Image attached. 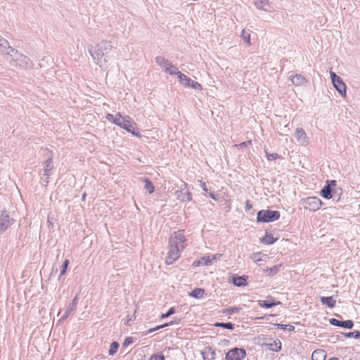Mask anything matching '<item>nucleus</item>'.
<instances>
[{"label":"nucleus","mask_w":360,"mask_h":360,"mask_svg":"<svg viewBox=\"0 0 360 360\" xmlns=\"http://www.w3.org/2000/svg\"><path fill=\"white\" fill-rule=\"evenodd\" d=\"M188 246V238L185 236V231L180 229L173 232L168 243V252L165 257V264L171 265L178 260L181 252Z\"/></svg>","instance_id":"1"},{"label":"nucleus","mask_w":360,"mask_h":360,"mask_svg":"<svg viewBox=\"0 0 360 360\" xmlns=\"http://www.w3.org/2000/svg\"><path fill=\"white\" fill-rule=\"evenodd\" d=\"M112 49V45L110 41L102 40L91 46L89 51L94 63L103 68L106 67L110 59Z\"/></svg>","instance_id":"2"},{"label":"nucleus","mask_w":360,"mask_h":360,"mask_svg":"<svg viewBox=\"0 0 360 360\" xmlns=\"http://www.w3.org/2000/svg\"><path fill=\"white\" fill-rule=\"evenodd\" d=\"M42 153L46 158V160L41 162L42 168L39 172V174L41 175V179L48 184L50 176L52 175L54 169L53 161V152L49 148H44L42 150Z\"/></svg>","instance_id":"3"},{"label":"nucleus","mask_w":360,"mask_h":360,"mask_svg":"<svg viewBox=\"0 0 360 360\" xmlns=\"http://www.w3.org/2000/svg\"><path fill=\"white\" fill-rule=\"evenodd\" d=\"M300 204L305 210L316 212L322 206L323 202L317 197L311 196L302 199Z\"/></svg>","instance_id":"4"},{"label":"nucleus","mask_w":360,"mask_h":360,"mask_svg":"<svg viewBox=\"0 0 360 360\" xmlns=\"http://www.w3.org/2000/svg\"><path fill=\"white\" fill-rule=\"evenodd\" d=\"M280 218V213L274 210H260L257 213V219L259 222H270L278 220Z\"/></svg>","instance_id":"5"},{"label":"nucleus","mask_w":360,"mask_h":360,"mask_svg":"<svg viewBox=\"0 0 360 360\" xmlns=\"http://www.w3.org/2000/svg\"><path fill=\"white\" fill-rule=\"evenodd\" d=\"M330 75L333 86L343 98H345L347 93V86L343 82L342 79L333 71L330 72Z\"/></svg>","instance_id":"6"},{"label":"nucleus","mask_w":360,"mask_h":360,"mask_svg":"<svg viewBox=\"0 0 360 360\" xmlns=\"http://www.w3.org/2000/svg\"><path fill=\"white\" fill-rule=\"evenodd\" d=\"M178 79L179 83L186 88H191L199 91L202 89V86L200 83L191 79L182 72L179 73Z\"/></svg>","instance_id":"7"},{"label":"nucleus","mask_w":360,"mask_h":360,"mask_svg":"<svg viewBox=\"0 0 360 360\" xmlns=\"http://www.w3.org/2000/svg\"><path fill=\"white\" fill-rule=\"evenodd\" d=\"M105 118L108 121L123 128L124 124H126L131 117L129 116H122L120 112H117L115 115L108 113Z\"/></svg>","instance_id":"8"},{"label":"nucleus","mask_w":360,"mask_h":360,"mask_svg":"<svg viewBox=\"0 0 360 360\" xmlns=\"http://www.w3.org/2000/svg\"><path fill=\"white\" fill-rule=\"evenodd\" d=\"M176 198L181 202H190L192 200V194L187 188L186 183H181L179 190L176 191Z\"/></svg>","instance_id":"9"},{"label":"nucleus","mask_w":360,"mask_h":360,"mask_svg":"<svg viewBox=\"0 0 360 360\" xmlns=\"http://www.w3.org/2000/svg\"><path fill=\"white\" fill-rule=\"evenodd\" d=\"M221 257V254H214L212 256L202 257L199 259L195 260L193 263V266L195 267L199 266L200 265L210 266L213 264V262H216L217 259H219Z\"/></svg>","instance_id":"10"},{"label":"nucleus","mask_w":360,"mask_h":360,"mask_svg":"<svg viewBox=\"0 0 360 360\" xmlns=\"http://www.w3.org/2000/svg\"><path fill=\"white\" fill-rule=\"evenodd\" d=\"M14 222L7 211L4 210L0 213V232L3 233L7 230Z\"/></svg>","instance_id":"11"},{"label":"nucleus","mask_w":360,"mask_h":360,"mask_svg":"<svg viewBox=\"0 0 360 360\" xmlns=\"http://www.w3.org/2000/svg\"><path fill=\"white\" fill-rule=\"evenodd\" d=\"M246 356V352L242 348H233L226 354V360H243Z\"/></svg>","instance_id":"12"},{"label":"nucleus","mask_w":360,"mask_h":360,"mask_svg":"<svg viewBox=\"0 0 360 360\" xmlns=\"http://www.w3.org/2000/svg\"><path fill=\"white\" fill-rule=\"evenodd\" d=\"M14 52L15 60L20 67L25 69L32 68V62L27 56L18 53L17 51H15Z\"/></svg>","instance_id":"13"},{"label":"nucleus","mask_w":360,"mask_h":360,"mask_svg":"<svg viewBox=\"0 0 360 360\" xmlns=\"http://www.w3.org/2000/svg\"><path fill=\"white\" fill-rule=\"evenodd\" d=\"M295 137L297 143L302 146H307L309 143V139L302 128L296 129L295 131Z\"/></svg>","instance_id":"14"},{"label":"nucleus","mask_w":360,"mask_h":360,"mask_svg":"<svg viewBox=\"0 0 360 360\" xmlns=\"http://www.w3.org/2000/svg\"><path fill=\"white\" fill-rule=\"evenodd\" d=\"M77 304V296H75V297L72 300V302L68 304L66 306V307L65 309V312L61 316L59 321H62V322L65 321L69 317L70 314L72 311H74L75 310H76Z\"/></svg>","instance_id":"15"},{"label":"nucleus","mask_w":360,"mask_h":360,"mask_svg":"<svg viewBox=\"0 0 360 360\" xmlns=\"http://www.w3.org/2000/svg\"><path fill=\"white\" fill-rule=\"evenodd\" d=\"M122 129L132 134L135 136L141 137V134L137 129V124L131 118L127 122L126 124H124V127Z\"/></svg>","instance_id":"16"},{"label":"nucleus","mask_w":360,"mask_h":360,"mask_svg":"<svg viewBox=\"0 0 360 360\" xmlns=\"http://www.w3.org/2000/svg\"><path fill=\"white\" fill-rule=\"evenodd\" d=\"M254 4L258 9L266 12H272L274 11L271 4L268 0H255Z\"/></svg>","instance_id":"17"},{"label":"nucleus","mask_w":360,"mask_h":360,"mask_svg":"<svg viewBox=\"0 0 360 360\" xmlns=\"http://www.w3.org/2000/svg\"><path fill=\"white\" fill-rule=\"evenodd\" d=\"M281 304V302H276L272 297H268L266 300H258V305L263 308H271Z\"/></svg>","instance_id":"18"},{"label":"nucleus","mask_w":360,"mask_h":360,"mask_svg":"<svg viewBox=\"0 0 360 360\" xmlns=\"http://www.w3.org/2000/svg\"><path fill=\"white\" fill-rule=\"evenodd\" d=\"M330 324H332L333 326H339V327H342V328H352L354 326V323L351 320H347V321H339L335 319H330Z\"/></svg>","instance_id":"19"},{"label":"nucleus","mask_w":360,"mask_h":360,"mask_svg":"<svg viewBox=\"0 0 360 360\" xmlns=\"http://www.w3.org/2000/svg\"><path fill=\"white\" fill-rule=\"evenodd\" d=\"M290 79L292 83L295 86H302L307 82L306 78L302 75L295 74L290 77Z\"/></svg>","instance_id":"20"},{"label":"nucleus","mask_w":360,"mask_h":360,"mask_svg":"<svg viewBox=\"0 0 360 360\" xmlns=\"http://www.w3.org/2000/svg\"><path fill=\"white\" fill-rule=\"evenodd\" d=\"M268 255L262 252H256L250 255V259L257 264H259V262L266 261Z\"/></svg>","instance_id":"21"},{"label":"nucleus","mask_w":360,"mask_h":360,"mask_svg":"<svg viewBox=\"0 0 360 360\" xmlns=\"http://www.w3.org/2000/svg\"><path fill=\"white\" fill-rule=\"evenodd\" d=\"M201 354L204 360H214L216 356L215 351L210 347H205Z\"/></svg>","instance_id":"22"},{"label":"nucleus","mask_w":360,"mask_h":360,"mask_svg":"<svg viewBox=\"0 0 360 360\" xmlns=\"http://www.w3.org/2000/svg\"><path fill=\"white\" fill-rule=\"evenodd\" d=\"M0 48L1 51L6 54H10L11 52H14L15 50L9 45L8 41L0 36Z\"/></svg>","instance_id":"23"},{"label":"nucleus","mask_w":360,"mask_h":360,"mask_svg":"<svg viewBox=\"0 0 360 360\" xmlns=\"http://www.w3.org/2000/svg\"><path fill=\"white\" fill-rule=\"evenodd\" d=\"M155 62L165 72L172 63L169 60L162 56L156 57Z\"/></svg>","instance_id":"24"},{"label":"nucleus","mask_w":360,"mask_h":360,"mask_svg":"<svg viewBox=\"0 0 360 360\" xmlns=\"http://www.w3.org/2000/svg\"><path fill=\"white\" fill-rule=\"evenodd\" d=\"M320 300L323 305L328 306L329 308H333L335 306L336 300L333 297H321Z\"/></svg>","instance_id":"25"},{"label":"nucleus","mask_w":360,"mask_h":360,"mask_svg":"<svg viewBox=\"0 0 360 360\" xmlns=\"http://www.w3.org/2000/svg\"><path fill=\"white\" fill-rule=\"evenodd\" d=\"M326 353L322 349L314 350L311 354V360H325Z\"/></svg>","instance_id":"26"},{"label":"nucleus","mask_w":360,"mask_h":360,"mask_svg":"<svg viewBox=\"0 0 360 360\" xmlns=\"http://www.w3.org/2000/svg\"><path fill=\"white\" fill-rule=\"evenodd\" d=\"M189 295L196 299H201L205 295V290L202 288H195L189 293Z\"/></svg>","instance_id":"27"},{"label":"nucleus","mask_w":360,"mask_h":360,"mask_svg":"<svg viewBox=\"0 0 360 360\" xmlns=\"http://www.w3.org/2000/svg\"><path fill=\"white\" fill-rule=\"evenodd\" d=\"M243 41L246 43L248 46L251 45V39H250V30H243L241 35H240Z\"/></svg>","instance_id":"28"},{"label":"nucleus","mask_w":360,"mask_h":360,"mask_svg":"<svg viewBox=\"0 0 360 360\" xmlns=\"http://www.w3.org/2000/svg\"><path fill=\"white\" fill-rule=\"evenodd\" d=\"M233 283L238 287L245 286L247 285V280L244 276H236L233 278Z\"/></svg>","instance_id":"29"},{"label":"nucleus","mask_w":360,"mask_h":360,"mask_svg":"<svg viewBox=\"0 0 360 360\" xmlns=\"http://www.w3.org/2000/svg\"><path fill=\"white\" fill-rule=\"evenodd\" d=\"M278 239L273 237L272 235L266 234L262 238H261V243L266 245H271L274 244Z\"/></svg>","instance_id":"30"},{"label":"nucleus","mask_w":360,"mask_h":360,"mask_svg":"<svg viewBox=\"0 0 360 360\" xmlns=\"http://www.w3.org/2000/svg\"><path fill=\"white\" fill-rule=\"evenodd\" d=\"M331 192L332 191L330 188V185H327L321 191V195L326 199H330L332 198Z\"/></svg>","instance_id":"31"},{"label":"nucleus","mask_w":360,"mask_h":360,"mask_svg":"<svg viewBox=\"0 0 360 360\" xmlns=\"http://www.w3.org/2000/svg\"><path fill=\"white\" fill-rule=\"evenodd\" d=\"M165 72L169 74L170 75H176L177 77H179V73L181 72L179 71L178 68L174 65L172 63L170 64V65L168 67Z\"/></svg>","instance_id":"32"},{"label":"nucleus","mask_w":360,"mask_h":360,"mask_svg":"<svg viewBox=\"0 0 360 360\" xmlns=\"http://www.w3.org/2000/svg\"><path fill=\"white\" fill-rule=\"evenodd\" d=\"M119 347H120V344L117 342H112L111 345H110V348L108 350L109 355H110V356L115 355L117 352Z\"/></svg>","instance_id":"33"},{"label":"nucleus","mask_w":360,"mask_h":360,"mask_svg":"<svg viewBox=\"0 0 360 360\" xmlns=\"http://www.w3.org/2000/svg\"><path fill=\"white\" fill-rule=\"evenodd\" d=\"M145 182V189H146L149 193H153L154 192V186L152 182L147 178L144 179Z\"/></svg>","instance_id":"34"},{"label":"nucleus","mask_w":360,"mask_h":360,"mask_svg":"<svg viewBox=\"0 0 360 360\" xmlns=\"http://www.w3.org/2000/svg\"><path fill=\"white\" fill-rule=\"evenodd\" d=\"M70 264V262L68 259H65L64 262H63V264L61 266V269H60V275H59V278H61L63 276H64L67 271V269H68V265Z\"/></svg>","instance_id":"35"},{"label":"nucleus","mask_w":360,"mask_h":360,"mask_svg":"<svg viewBox=\"0 0 360 360\" xmlns=\"http://www.w3.org/2000/svg\"><path fill=\"white\" fill-rule=\"evenodd\" d=\"M172 322H170V323H165V324H163V325L158 326H157V327H155V328H150V329H149V330H148L145 331V332L143 333V335H148V334H149V333H153V332H154V331H156V330H159V329L163 328H165V327H166V326H170V325H172Z\"/></svg>","instance_id":"36"},{"label":"nucleus","mask_w":360,"mask_h":360,"mask_svg":"<svg viewBox=\"0 0 360 360\" xmlns=\"http://www.w3.org/2000/svg\"><path fill=\"white\" fill-rule=\"evenodd\" d=\"M214 326H216V327H221V328L229 329V330L233 329V324H232L231 323H220V322H217V323H214Z\"/></svg>","instance_id":"37"},{"label":"nucleus","mask_w":360,"mask_h":360,"mask_svg":"<svg viewBox=\"0 0 360 360\" xmlns=\"http://www.w3.org/2000/svg\"><path fill=\"white\" fill-rule=\"evenodd\" d=\"M281 265H276L273 267L269 269L266 270V272H268L269 275H275L279 271V269Z\"/></svg>","instance_id":"38"},{"label":"nucleus","mask_w":360,"mask_h":360,"mask_svg":"<svg viewBox=\"0 0 360 360\" xmlns=\"http://www.w3.org/2000/svg\"><path fill=\"white\" fill-rule=\"evenodd\" d=\"M346 338H353L355 339H360V331L349 332L345 334Z\"/></svg>","instance_id":"39"},{"label":"nucleus","mask_w":360,"mask_h":360,"mask_svg":"<svg viewBox=\"0 0 360 360\" xmlns=\"http://www.w3.org/2000/svg\"><path fill=\"white\" fill-rule=\"evenodd\" d=\"M269 346V348L273 351L278 352L281 349V342L280 341L274 342V344H270Z\"/></svg>","instance_id":"40"},{"label":"nucleus","mask_w":360,"mask_h":360,"mask_svg":"<svg viewBox=\"0 0 360 360\" xmlns=\"http://www.w3.org/2000/svg\"><path fill=\"white\" fill-rule=\"evenodd\" d=\"M266 156L267 160L269 161L276 160L279 158V155H278V153H269L267 151H266Z\"/></svg>","instance_id":"41"},{"label":"nucleus","mask_w":360,"mask_h":360,"mask_svg":"<svg viewBox=\"0 0 360 360\" xmlns=\"http://www.w3.org/2000/svg\"><path fill=\"white\" fill-rule=\"evenodd\" d=\"M175 313V309L174 307H171L168 311L165 314H162L161 316H160V319H166L167 317H169V316L174 314Z\"/></svg>","instance_id":"42"},{"label":"nucleus","mask_w":360,"mask_h":360,"mask_svg":"<svg viewBox=\"0 0 360 360\" xmlns=\"http://www.w3.org/2000/svg\"><path fill=\"white\" fill-rule=\"evenodd\" d=\"M277 326L283 330H293L295 329V327L292 325L278 324Z\"/></svg>","instance_id":"43"},{"label":"nucleus","mask_w":360,"mask_h":360,"mask_svg":"<svg viewBox=\"0 0 360 360\" xmlns=\"http://www.w3.org/2000/svg\"><path fill=\"white\" fill-rule=\"evenodd\" d=\"M251 144H252V141H247L242 142L239 144H235L233 146V147L243 148V147H248V146H250Z\"/></svg>","instance_id":"44"},{"label":"nucleus","mask_w":360,"mask_h":360,"mask_svg":"<svg viewBox=\"0 0 360 360\" xmlns=\"http://www.w3.org/2000/svg\"><path fill=\"white\" fill-rule=\"evenodd\" d=\"M148 360H165V356L162 354H153Z\"/></svg>","instance_id":"45"},{"label":"nucleus","mask_w":360,"mask_h":360,"mask_svg":"<svg viewBox=\"0 0 360 360\" xmlns=\"http://www.w3.org/2000/svg\"><path fill=\"white\" fill-rule=\"evenodd\" d=\"M133 342H134L133 338L131 337H127L125 338V340L123 342V346L127 347V346L131 345Z\"/></svg>","instance_id":"46"},{"label":"nucleus","mask_w":360,"mask_h":360,"mask_svg":"<svg viewBox=\"0 0 360 360\" xmlns=\"http://www.w3.org/2000/svg\"><path fill=\"white\" fill-rule=\"evenodd\" d=\"M226 311L229 314H233L234 312L238 311V308H229V309H226Z\"/></svg>","instance_id":"47"},{"label":"nucleus","mask_w":360,"mask_h":360,"mask_svg":"<svg viewBox=\"0 0 360 360\" xmlns=\"http://www.w3.org/2000/svg\"><path fill=\"white\" fill-rule=\"evenodd\" d=\"M200 186L201 188H202V190L205 192H207L208 191V189L207 188V185L205 184V182H200Z\"/></svg>","instance_id":"48"},{"label":"nucleus","mask_w":360,"mask_h":360,"mask_svg":"<svg viewBox=\"0 0 360 360\" xmlns=\"http://www.w3.org/2000/svg\"><path fill=\"white\" fill-rule=\"evenodd\" d=\"M252 204L250 202L249 200H247L245 202V210H249L252 209Z\"/></svg>","instance_id":"49"},{"label":"nucleus","mask_w":360,"mask_h":360,"mask_svg":"<svg viewBox=\"0 0 360 360\" xmlns=\"http://www.w3.org/2000/svg\"><path fill=\"white\" fill-rule=\"evenodd\" d=\"M210 197L212 198L213 200H217V198L216 197L215 194L212 192V193H210L209 194Z\"/></svg>","instance_id":"50"},{"label":"nucleus","mask_w":360,"mask_h":360,"mask_svg":"<svg viewBox=\"0 0 360 360\" xmlns=\"http://www.w3.org/2000/svg\"><path fill=\"white\" fill-rule=\"evenodd\" d=\"M328 185H330V187L331 186H335L336 185V181H335V180H331V181H330V183H329Z\"/></svg>","instance_id":"51"},{"label":"nucleus","mask_w":360,"mask_h":360,"mask_svg":"<svg viewBox=\"0 0 360 360\" xmlns=\"http://www.w3.org/2000/svg\"><path fill=\"white\" fill-rule=\"evenodd\" d=\"M348 360H357V359H356V358L352 357V358H349Z\"/></svg>","instance_id":"52"},{"label":"nucleus","mask_w":360,"mask_h":360,"mask_svg":"<svg viewBox=\"0 0 360 360\" xmlns=\"http://www.w3.org/2000/svg\"><path fill=\"white\" fill-rule=\"evenodd\" d=\"M329 360H339L338 358H332V359H330Z\"/></svg>","instance_id":"53"},{"label":"nucleus","mask_w":360,"mask_h":360,"mask_svg":"<svg viewBox=\"0 0 360 360\" xmlns=\"http://www.w3.org/2000/svg\"><path fill=\"white\" fill-rule=\"evenodd\" d=\"M61 313H62V311H61V310H60V311H58V316H59Z\"/></svg>","instance_id":"54"},{"label":"nucleus","mask_w":360,"mask_h":360,"mask_svg":"<svg viewBox=\"0 0 360 360\" xmlns=\"http://www.w3.org/2000/svg\"><path fill=\"white\" fill-rule=\"evenodd\" d=\"M85 196H86V194H84V195H83V196H82V199H83V200H84Z\"/></svg>","instance_id":"55"}]
</instances>
